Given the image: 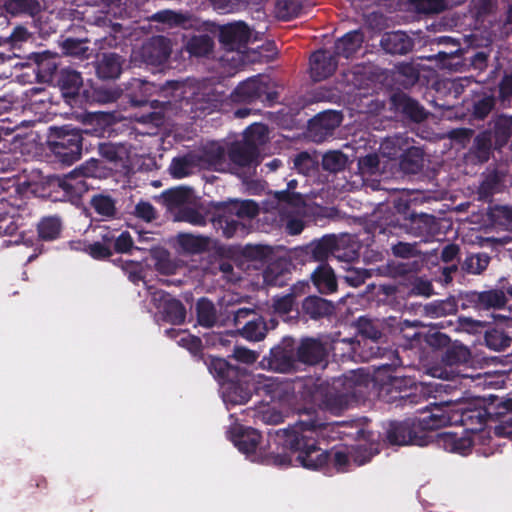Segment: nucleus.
I'll use <instances>...</instances> for the list:
<instances>
[{
	"label": "nucleus",
	"mask_w": 512,
	"mask_h": 512,
	"mask_svg": "<svg viewBox=\"0 0 512 512\" xmlns=\"http://www.w3.org/2000/svg\"><path fill=\"white\" fill-rule=\"evenodd\" d=\"M239 434L233 437L234 445L244 454L251 458L252 461H259L264 458L268 462L276 465H289L291 460L286 455H267L265 448L261 445V435L251 428H238Z\"/></svg>",
	"instance_id": "nucleus-7"
},
{
	"label": "nucleus",
	"mask_w": 512,
	"mask_h": 512,
	"mask_svg": "<svg viewBox=\"0 0 512 512\" xmlns=\"http://www.w3.org/2000/svg\"><path fill=\"white\" fill-rule=\"evenodd\" d=\"M135 215L146 222H150L155 217V211L150 203L140 202L135 207Z\"/></svg>",
	"instance_id": "nucleus-52"
},
{
	"label": "nucleus",
	"mask_w": 512,
	"mask_h": 512,
	"mask_svg": "<svg viewBox=\"0 0 512 512\" xmlns=\"http://www.w3.org/2000/svg\"><path fill=\"white\" fill-rule=\"evenodd\" d=\"M153 18L159 22L168 23L170 25L180 24L184 21L182 15L169 10L158 12L153 16Z\"/></svg>",
	"instance_id": "nucleus-53"
},
{
	"label": "nucleus",
	"mask_w": 512,
	"mask_h": 512,
	"mask_svg": "<svg viewBox=\"0 0 512 512\" xmlns=\"http://www.w3.org/2000/svg\"><path fill=\"white\" fill-rule=\"evenodd\" d=\"M485 341L487 346L495 351H501L507 348L511 343V338L504 331L493 329L486 332Z\"/></svg>",
	"instance_id": "nucleus-36"
},
{
	"label": "nucleus",
	"mask_w": 512,
	"mask_h": 512,
	"mask_svg": "<svg viewBox=\"0 0 512 512\" xmlns=\"http://www.w3.org/2000/svg\"><path fill=\"white\" fill-rule=\"evenodd\" d=\"M235 213L241 218H252L258 213V205L251 200L242 201L234 205Z\"/></svg>",
	"instance_id": "nucleus-47"
},
{
	"label": "nucleus",
	"mask_w": 512,
	"mask_h": 512,
	"mask_svg": "<svg viewBox=\"0 0 512 512\" xmlns=\"http://www.w3.org/2000/svg\"><path fill=\"white\" fill-rule=\"evenodd\" d=\"M220 42L233 54L231 57L225 56L226 61H234L236 57L242 60L246 46L253 39L252 30L242 21L228 23L220 27Z\"/></svg>",
	"instance_id": "nucleus-12"
},
{
	"label": "nucleus",
	"mask_w": 512,
	"mask_h": 512,
	"mask_svg": "<svg viewBox=\"0 0 512 512\" xmlns=\"http://www.w3.org/2000/svg\"><path fill=\"white\" fill-rule=\"evenodd\" d=\"M457 253H458L457 246H455V245H447L442 250L441 257H442L443 261L450 262V261H452L456 257Z\"/></svg>",
	"instance_id": "nucleus-63"
},
{
	"label": "nucleus",
	"mask_w": 512,
	"mask_h": 512,
	"mask_svg": "<svg viewBox=\"0 0 512 512\" xmlns=\"http://www.w3.org/2000/svg\"><path fill=\"white\" fill-rule=\"evenodd\" d=\"M370 377L361 370L352 371L349 375L333 381L332 389L321 401L327 409L338 413L346 409L363 393V388L369 385Z\"/></svg>",
	"instance_id": "nucleus-4"
},
{
	"label": "nucleus",
	"mask_w": 512,
	"mask_h": 512,
	"mask_svg": "<svg viewBox=\"0 0 512 512\" xmlns=\"http://www.w3.org/2000/svg\"><path fill=\"white\" fill-rule=\"evenodd\" d=\"M395 255L407 258L413 254V246L407 243H399L393 247Z\"/></svg>",
	"instance_id": "nucleus-62"
},
{
	"label": "nucleus",
	"mask_w": 512,
	"mask_h": 512,
	"mask_svg": "<svg viewBox=\"0 0 512 512\" xmlns=\"http://www.w3.org/2000/svg\"><path fill=\"white\" fill-rule=\"evenodd\" d=\"M494 107V98L492 96H485L475 103L474 114L478 118L486 117Z\"/></svg>",
	"instance_id": "nucleus-50"
},
{
	"label": "nucleus",
	"mask_w": 512,
	"mask_h": 512,
	"mask_svg": "<svg viewBox=\"0 0 512 512\" xmlns=\"http://www.w3.org/2000/svg\"><path fill=\"white\" fill-rule=\"evenodd\" d=\"M178 243L181 249L187 253H201L208 247V239L191 234H180Z\"/></svg>",
	"instance_id": "nucleus-29"
},
{
	"label": "nucleus",
	"mask_w": 512,
	"mask_h": 512,
	"mask_svg": "<svg viewBox=\"0 0 512 512\" xmlns=\"http://www.w3.org/2000/svg\"><path fill=\"white\" fill-rule=\"evenodd\" d=\"M266 326L262 319L247 322L242 328V335L248 340L259 341L265 337Z\"/></svg>",
	"instance_id": "nucleus-38"
},
{
	"label": "nucleus",
	"mask_w": 512,
	"mask_h": 512,
	"mask_svg": "<svg viewBox=\"0 0 512 512\" xmlns=\"http://www.w3.org/2000/svg\"><path fill=\"white\" fill-rule=\"evenodd\" d=\"M488 264L489 257L484 253L471 255L465 260L466 270L471 274H480Z\"/></svg>",
	"instance_id": "nucleus-43"
},
{
	"label": "nucleus",
	"mask_w": 512,
	"mask_h": 512,
	"mask_svg": "<svg viewBox=\"0 0 512 512\" xmlns=\"http://www.w3.org/2000/svg\"><path fill=\"white\" fill-rule=\"evenodd\" d=\"M357 438L363 440L365 443L359 444L355 448L339 449L334 452L333 461L334 465L339 471H344L349 468L350 463L354 462L360 466L367 463L371 457L379 452L378 444H373V435L365 430L357 432Z\"/></svg>",
	"instance_id": "nucleus-8"
},
{
	"label": "nucleus",
	"mask_w": 512,
	"mask_h": 512,
	"mask_svg": "<svg viewBox=\"0 0 512 512\" xmlns=\"http://www.w3.org/2000/svg\"><path fill=\"white\" fill-rule=\"evenodd\" d=\"M82 137L78 130L57 128L51 136L50 148L55 156L63 163L72 164L81 156Z\"/></svg>",
	"instance_id": "nucleus-9"
},
{
	"label": "nucleus",
	"mask_w": 512,
	"mask_h": 512,
	"mask_svg": "<svg viewBox=\"0 0 512 512\" xmlns=\"http://www.w3.org/2000/svg\"><path fill=\"white\" fill-rule=\"evenodd\" d=\"M512 117L501 116L497 119L495 124V134L497 142L504 144L507 142L511 134Z\"/></svg>",
	"instance_id": "nucleus-44"
},
{
	"label": "nucleus",
	"mask_w": 512,
	"mask_h": 512,
	"mask_svg": "<svg viewBox=\"0 0 512 512\" xmlns=\"http://www.w3.org/2000/svg\"><path fill=\"white\" fill-rule=\"evenodd\" d=\"M339 60L326 50L315 52L310 58V73L314 81L326 79L334 73Z\"/></svg>",
	"instance_id": "nucleus-16"
},
{
	"label": "nucleus",
	"mask_w": 512,
	"mask_h": 512,
	"mask_svg": "<svg viewBox=\"0 0 512 512\" xmlns=\"http://www.w3.org/2000/svg\"><path fill=\"white\" fill-rule=\"evenodd\" d=\"M151 301L163 318L173 324H181L185 319V309L180 301L161 290L150 292Z\"/></svg>",
	"instance_id": "nucleus-13"
},
{
	"label": "nucleus",
	"mask_w": 512,
	"mask_h": 512,
	"mask_svg": "<svg viewBox=\"0 0 512 512\" xmlns=\"http://www.w3.org/2000/svg\"><path fill=\"white\" fill-rule=\"evenodd\" d=\"M339 246L340 241L334 236L324 237L309 247V253L316 261H323L330 255L345 261L351 260L354 257V252L346 254L345 256L339 254Z\"/></svg>",
	"instance_id": "nucleus-17"
},
{
	"label": "nucleus",
	"mask_w": 512,
	"mask_h": 512,
	"mask_svg": "<svg viewBox=\"0 0 512 512\" xmlns=\"http://www.w3.org/2000/svg\"><path fill=\"white\" fill-rule=\"evenodd\" d=\"M197 318L200 325L211 327L216 321V312L213 304L206 300L201 299L197 303Z\"/></svg>",
	"instance_id": "nucleus-34"
},
{
	"label": "nucleus",
	"mask_w": 512,
	"mask_h": 512,
	"mask_svg": "<svg viewBox=\"0 0 512 512\" xmlns=\"http://www.w3.org/2000/svg\"><path fill=\"white\" fill-rule=\"evenodd\" d=\"M462 326L469 331H476L478 328L484 326L482 321L473 320L471 318L462 319Z\"/></svg>",
	"instance_id": "nucleus-64"
},
{
	"label": "nucleus",
	"mask_w": 512,
	"mask_h": 512,
	"mask_svg": "<svg viewBox=\"0 0 512 512\" xmlns=\"http://www.w3.org/2000/svg\"><path fill=\"white\" fill-rule=\"evenodd\" d=\"M293 306V298L291 296H284L274 301L273 307L276 313L285 315L289 313Z\"/></svg>",
	"instance_id": "nucleus-55"
},
{
	"label": "nucleus",
	"mask_w": 512,
	"mask_h": 512,
	"mask_svg": "<svg viewBox=\"0 0 512 512\" xmlns=\"http://www.w3.org/2000/svg\"><path fill=\"white\" fill-rule=\"evenodd\" d=\"M303 309L311 318H319L330 315L334 307L329 301L314 296L305 299Z\"/></svg>",
	"instance_id": "nucleus-27"
},
{
	"label": "nucleus",
	"mask_w": 512,
	"mask_h": 512,
	"mask_svg": "<svg viewBox=\"0 0 512 512\" xmlns=\"http://www.w3.org/2000/svg\"><path fill=\"white\" fill-rule=\"evenodd\" d=\"M380 152L383 157L395 159L403 156V152H406L405 156L400 162L401 168L408 173H415L421 167V152L419 149L410 147L406 139L401 136H395L385 139L381 146Z\"/></svg>",
	"instance_id": "nucleus-10"
},
{
	"label": "nucleus",
	"mask_w": 512,
	"mask_h": 512,
	"mask_svg": "<svg viewBox=\"0 0 512 512\" xmlns=\"http://www.w3.org/2000/svg\"><path fill=\"white\" fill-rule=\"evenodd\" d=\"M63 48L69 55L78 57L87 56L88 47L86 46L85 42L74 39H67L63 44Z\"/></svg>",
	"instance_id": "nucleus-48"
},
{
	"label": "nucleus",
	"mask_w": 512,
	"mask_h": 512,
	"mask_svg": "<svg viewBox=\"0 0 512 512\" xmlns=\"http://www.w3.org/2000/svg\"><path fill=\"white\" fill-rule=\"evenodd\" d=\"M366 277L367 275L365 272L349 270L348 274L345 276V280L351 286L358 287L359 285L364 283Z\"/></svg>",
	"instance_id": "nucleus-59"
},
{
	"label": "nucleus",
	"mask_w": 512,
	"mask_h": 512,
	"mask_svg": "<svg viewBox=\"0 0 512 512\" xmlns=\"http://www.w3.org/2000/svg\"><path fill=\"white\" fill-rule=\"evenodd\" d=\"M325 356V349L321 342L315 339H304L297 348L298 361L306 364H316Z\"/></svg>",
	"instance_id": "nucleus-22"
},
{
	"label": "nucleus",
	"mask_w": 512,
	"mask_h": 512,
	"mask_svg": "<svg viewBox=\"0 0 512 512\" xmlns=\"http://www.w3.org/2000/svg\"><path fill=\"white\" fill-rule=\"evenodd\" d=\"M274 83L267 76H254L240 83L232 93L235 102L252 103L256 100L271 102L276 98Z\"/></svg>",
	"instance_id": "nucleus-11"
},
{
	"label": "nucleus",
	"mask_w": 512,
	"mask_h": 512,
	"mask_svg": "<svg viewBox=\"0 0 512 512\" xmlns=\"http://www.w3.org/2000/svg\"><path fill=\"white\" fill-rule=\"evenodd\" d=\"M399 108L415 121H421L425 117L423 108L416 101L406 96L399 98Z\"/></svg>",
	"instance_id": "nucleus-42"
},
{
	"label": "nucleus",
	"mask_w": 512,
	"mask_h": 512,
	"mask_svg": "<svg viewBox=\"0 0 512 512\" xmlns=\"http://www.w3.org/2000/svg\"><path fill=\"white\" fill-rule=\"evenodd\" d=\"M416 5L423 13H438L445 8L444 0H417Z\"/></svg>",
	"instance_id": "nucleus-49"
},
{
	"label": "nucleus",
	"mask_w": 512,
	"mask_h": 512,
	"mask_svg": "<svg viewBox=\"0 0 512 512\" xmlns=\"http://www.w3.org/2000/svg\"><path fill=\"white\" fill-rule=\"evenodd\" d=\"M359 327L361 332L368 338L376 340L380 337V332L367 319H360Z\"/></svg>",
	"instance_id": "nucleus-58"
},
{
	"label": "nucleus",
	"mask_w": 512,
	"mask_h": 512,
	"mask_svg": "<svg viewBox=\"0 0 512 512\" xmlns=\"http://www.w3.org/2000/svg\"><path fill=\"white\" fill-rule=\"evenodd\" d=\"M473 414L480 417L481 412L472 409L471 403L464 400L433 404L427 412L422 413L417 422L391 424L387 431V439L394 445L425 446L430 438L425 432L447 425H464L468 419L474 417Z\"/></svg>",
	"instance_id": "nucleus-1"
},
{
	"label": "nucleus",
	"mask_w": 512,
	"mask_h": 512,
	"mask_svg": "<svg viewBox=\"0 0 512 512\" xmlns=\"http://www.w3.org/2000/svg\"><path fill=\"white\" fill-rule=\"evenodd\" d=\"M209 370L215 377L223 381L222 383L238 377V370L222 358H212Z\"/></svg>",
	"instance_id": "nucleus-28"
},
{
	"label": "nucleus",
	"mask_w": 512,
	"mask_h": 512,
	"mask_svg": "<svg viewBox=\"0 0 512 512\" xmlns=\"http://www.w3.org/2000/svg\"><path fill=\"white\" fill-rule=\"evenodd\" d=\"M257 392H264L271 397L272 405H268L259 412L260 419L266 424H278L290 411L292 388L287 382L279 381L264 375H257L253 379Z\"/></svg>",
	"instance_id": "nucleus-3"
},
{
	"label": "nucleus",
	"mask_w": 512,
	"mask_h": 512,
	"mask_svg": "<svg viewBox=\"0 0 512 512\" xmlns=\"http://www.w3.org/2000/svg\"><path fill=\"white\" fill-rule=\"evenodd\" d=\"M327 428L328 425L314 420H301L289 430L278 431L274 441L296 452V460L301 466L316 470L327 463L328 455L317 446L314 435L322 434Z\"/></svg>",
	"instance_id": "nucleus-2"
},
{
	"label": "nucleus",
	"mask_w": 512,
	"mask_h": 512,
	"mask_svg": "<svg viewBox=\"0 0 512 512\" xmlns=\"http://www.w3.org/2000/svg\"><path fill=\"white\" fill-rule=\"evenodd\" d=\"M266 211H276L281 220L286 222V229L291 235H297L304 228L303 216L305 206L300 194L290 191L276 192L265 203Z\"/></svg>",
	"instance_id": "nucleus-5"
},
{
	"label": "nucleus",
	"mask_w": 512,
	"mask_h": 512,
	"mask_svg": "<svg viewBox=\"0 0 512 512\" xmlns=\"http://www.w3.org/2000/svg\"><path fill=\"white\" fill-rule=\"evenodd\" d=\"M296 10V5L288 0H279L275 6L276 15L281 19H289L296 13Z\"/></svg>",
	"instance_id": "nucleus-51"
},
{
	"label": "nucleus",
	"mask_w": 512,
	"mask_h": 512,
	"mask_svg": "<svg viewBox=\"0 0 512 512\" xmlns=\"http://www.w3.org/2000/svg\"><path fill=\"white\" fill-rule=\"evenodd\" d=\"M207 156L208 164L212 169L216 171L228 170V164L225 161V152L221 147L217 146L213 148Z\"/></svg>",
	"instance_id": "nucleus-45"
},
{
	"label": "nucleus",
	"mask_w": 512,
	"mask_h": 512,
	"mask_svg": "<svg viewBox=\"0 0 512 512\" xmlns=\"http://www.w3.org/2000/svg\"><path fill=\"white\" fill-rule=\"evenodd\" d=\"M311 163V158L308 154L302 153L294 159V167L301 173H304Z\"/></svg>",
	"instance_id": "nucleus-61"
},
{
	"label": "nucleus",
	"mask_w": 512,
	"mask_h": 512,
	"mask_svg": "<svg viewBox=\"0 0 512 512\" xmlns=\"http://www.w3.org/2000/svg\"><path fill=\"white\" fill-rule=\"evenodd\" d=\"M61 231V222L57 217L43 218L38 224V233L43 240L56 239Z\"/></svg>",
	"instance_id": "nucleus-32"
},
{
	"label": "nucleus",
	"mask_w": 512,
	"mask_h": 512,
	"mask_svg": "<svg viewBox=\"0 0 512 512\" xmlns=\"http://www.w3.org/2000/svg\"><path fill=\"white\" fill-rule=\"evenodd\" d=\"M437 439L440 445L442 447L450 452H456L459 454H466L471 446L472 442H462V446H455V433L453 432H443L440 434H437Z\"/></svg>",
	"instance_id": "nucleus-35"
},
{
	"label": "nucleus",
	"mask_w": 512,
	"mask_h": 512,
	"mask_svg": "<svg viewBox=\"0 0 512 512\" xmlns=\"http://www.w3.org/2000/svg\"><path fill=\"white\" fill-rule=\"evenodd\" d=\"M93 176L90 167H80L59 180V187L71 197L81 196L89 189L87 178Z\"/></svg>",
	"instance_id": "nucleus-14"
},
{
	"label": "nucleus",
	"mask_w": 512,
	"mask_h": 512,
	"mask_svg": "<svg viewBox=\"0 0 512 512\" xmlns=\"http://www.w3.org/2000/svg\"><path fill=\"white\" fill-rule=\"evenodd\" d=\"M475 303L480 309L501 308L505 305V296L501 291H486L475 296Z\"/></svg>",
	"instance_id": "nucleus-30"
},
{
	"label": "nucleus",
	"mask_w": 512,
	"mask_h": 512,
	"mask_svg": "<svg viewBox=\"0 0 512 512\" xmlns=\"http://www.w3.org/2000/svg\"><path fill=\"white\" fill-rule=\"evenodd\" d=\"M58 84L63 96L67 100H70L79 94L83 85V80L80 73L77 71L71 69H63L60 72Z\"/></svg>",
	"instance_id": "nucleus-23"
},
{
	"label": "nucleus",
	"mask_w": 512,
	"mask_h": 512,
	"mask_svg": "<svg viewBox=\"0 0 512 512\" xmlns=\"http://www.w3.org/2000/svg\"><path fill=\"white\" fill-rule=\"evenodd\" d=\"M245 381H226L221 383V393L223 401L228 405H241L245 404L251 397V388L243 387Z\"/></svg>",
	"instance_id": "nucleus-19"
},
{
	"label": "nucleus",
	"mask_w": 512,
	"mask_h": 512,
	"mask_svg": "<svg viewBox=\"0 0 512 512\" xmlns=\"http://www.w3.org/2000/svg\"><path fill=\"white\" fill-rule=\"evenodd\" d=\"M133 245V239L131 235L128 232H122L116 239H115V249L118 252H127L132 248Z\"/></svg>",
	"instance_id": "nucleus-56"
},
{
	"label": "nucleus",
	"mask_w": 512,
	"mask_h": 512,
	"mask_svg": "<svg viewBox=\"0 0 512 512\" xmlns=\"http://www.w3.org/2000/svg\"><path fill=\"white\" fill-rule=\"evenodd\" d=\"M91 205L95 211L105 217L112 216L115 212L114 200L106 195H96L91 200Z\"/></svg>",
	"instance_id": "nucleus-41"
},
{
	"label": "nucleus",
	"mask_w": 512,
	"mask_h": 512,
	"mask_svg": "<svg viewBox=\"0 0 512 512\" xmlns=\"http://www.w3.org/2000/svg\"><path fill=\"white\" fill-rule=\"evenodd\" d=\"M213 47V41L208 35H198L190 38L186 43V50L195 56L207 55Z\"/></svg>",
	"instance_id": "nucleus-31"
},
{
	"label": "nucleus",
	"mask_w": 512,
	"mask_h": 512,
	"mask_svg": "<svg viewBox=\"0 0 512 512\" xmlns=\"http://www.w3.org/2000/svg\"><path fill=\"white\" fill-rule=\"evenodd\" d=\"M412 40L402 31L386 33L381 38L382 48L391 54H405L412 48Z\"/></svg>",
	"instance_id": "nucleus-21"
},
{
	"label": "nucleus",
	"mask_w": 512,
	"mask_h": 512,
	"mask_svg": "<svg viewBox=\"0 0 512 512\" xmlns=\"http://www.w3.org/2000/svg\"><path fill=\"white\" fill-rule=\"evenodd\" d=\"M341 121L342 117L336 111H329L320 114L316 120L317 124L326 130L334 129L335 127L340 125Z\"/></svg>",
	"instance_id": "nucleus-46"
},
{
	"label": "nucleus",
	"mask_w": 512,
	"mask_h": 512,
	"mask_svg": "<svg viewBox=\"0 0 512 512\" xmlns=\"http://www.w3.org/2000/svg\"><path fill=\"white\" fill-rule=\"evenodd\" d=\"M468 351L465 348H458L449 350L446 355V361L448 363L449 368H441V367H433L430 372L433 377L444 379V380H452L456 377V372L452 368V366L459 362H464L467 360Z\"/></svg>",
	"instance_id": "nucleus-24"
},
{
	"label": "nucleus",
	"mask_w": 512,
	"mask_h": 512,
	"mask_svg": "<svg viewBox=\"0 0 512 512\" xmlns=\"http://www.w3.org/2000/svg\"><path fill=\"white\" fill-rule=\"evenodd\" d=\"M191 191L185 188L171 189L163 193V198L169 208H177L191 200Z\"/></svg>",
	"instance_id": "nucleus-33"
},
{
	"label": "nucleus",
	"mask_w": 512,
	"mask_h": 512,
	"mask_svg": "<svg viewBox=\"0 0 512 512\" xmlns=\"http://www.w3.org/2000/svg\"><path fill=\"white\" fill-rule=\"evenodd\" d=\"M233 356L236 360L246 364H251L258 358V355L254 351L243 347L235 348Z\"/></svg>",
	"instance_id": "nucleus-54"
},
{
	"label": "nucleus",
	"mask_w": 512,
	"mask_h": 512,
	"mask_svg": "<svg viewBox=\"0 0 512 512\" xmlns=\"http://www.w3.org/2000/svg\"><path fill=\"white\" fill-rule=\"evenodd\" d=\"M268 139V129L264 124L254 123L246 129L242 142L235 143L229 153L232 164L248 170L258 164V147Z\"/></svg>",
	"instance_id": "nucleus-6"
},
{
	"label": "nucleus",
	"mask_w": 512,
	"mask_h": 512,
	"mask_svg": "<svg viewBox=\"0 0 512 512\" xmlns=\"http://www.w3.org/2000/svg\"><path fill=\"white\" fill-rule=\"evenodd\" d=\"M194 169V162L191 157L174 159L170 165V173L175 178H183L190 175Z\"/></svg>",
	"instance_id": "nucleus-39"
},
{
	"label": "nucleus",
	"mask_w": 512,
	"mask_h": 512,
	"mask_svg": "<svg viewBox=\"0 0 512 512\" xmlns=\"http://www.w3.org/2000/svg\"><path fill=\"white\" fill-rule=\"evenodd\" d=\"M363 36L359 31H351L338 39L335 43L334 56L340 61V58L349 59L361 47Z\"/></svg>",
	"instance_id": "nucleus-20"
},
{
	"label": "nucleus",
	"mask_w": 512,
	"mask_h": 512,
	"mask_svg": "<svg viewBox=\"0 0 512 512\" xmlns=\"http://www.w3.org/2000/svg\"><path fill=\"white\" fill-rule=\"evenodd\" d=\"M123 60L115 53H104L97 64V74L103 79L117 78L122 71Z\"/></svg>",
	"instance_id": "nucleus-25"
},
{
	"label": "nucleus",
	"mask_w": 512,
	"mask_h": 512,
	"mask_svg": "<svg viewBox=\"0 0 512 512\" xmlns=\"http://www.w3.org/2000/svg\"><path fill=\"white\" fill-rule=\"evenodd\" d=\"M312 281L321 293L336 291L337 283L333 270L327 265H320L312 273Z\"/></svg>",
	"instance_id": "nucleus-26"
},
{
	"label": "nucleus",
	"mask_w": 512,
	"mask_h": 512,
	"mask_svg": "<svg viewBox=\"0 0 512 512\" xmlns=\"http://www.w3.org/2000/svg\"><path fill=\"white\" fill-rule=\"evenodd\" d=\"M296 360L297 353L295 354L291 343L285 342L283 346L271 350L269 365L271 369L284 373L294 369Z\"/></svg>",
	"instance_id": "nucleus-18"
},
{
	"label": "nucleus",
	"mask_w": 512,
	"mask_h": 512,
	"mask_svg": "<svg viewBox=\"0 0 512 512\" xmlns=\"http://www.w3.org/2000/svg\"><path fill=\"white\" fill-rule=\"evenodd\" d=\"M170 52V42L163 36L150 39L140 51L144 62L151 65L163 64L168 59Z\"/></svg>",
	"instance_id": "nucleus-15"
},
{
	"label": "nucleus",
	"mask_w": 512,
	"mask_h": 512,
	"mask_svg": "<svg viewBox=\"0 0 512 512\" xmlns=\"http://www.w3.org/2000/svg\"><path fill=\"white\" fill-rule=\"evenodd\" d=\"M89 254L94 258H105L110 256V250L101 243H95L89 246Z\"/></svg>",
	"instance_id": "nucleus-60"
},
{
	"label": "nucleus",
	"mask_w": 512,
	"mask_h": 512,
	"mask_svg": "<svg viewBox=\"0 0 512 512\" xmlns=\"http://www.w3.org/2000/svg\"><path fill=\"white\" fill-rule=\"evenodd\" d=\"M347 164V157L340 151H330L323 156L322 165L325 170L338 172Z\"/></svg>",
	"instance_id": "nucleus-37"
},
{
	"label": "nucleus",
	"mask_w": 512,
	"mask_h": 512,
	"mask_svg": "<svg viewBox=\"0 0 512 512\" xmlns=\"http://www.w3.org/2000/svg\"><path fill=\"white\" fill-rule=\"evenodd\" d=\"M380 164V158L378 155H367L360 159L359 165L363 169H367L369 172L374 173Z\"/></svg>",
	"instance_id": "nucleus-57"
},
{
	"label": "nucleus",
	"mask_w": 512,
	"mask_h": 512,
	"mask_svg": "<svg viewBox=\"0 0 512 512\" xmlns=\"http://www.w3.org/2000/svg\"><path fill=\"white\" fill-rule=\"evenodd\" d=\"M167 335L170 337H176L179 338L177 340L178 344L182 347H185L191 352H197L200 348V339L192 336L185 331H177L175 329L167 330Z\"/></svg>",
	"instance_id": "nucleus-40"
}]
</instances>
